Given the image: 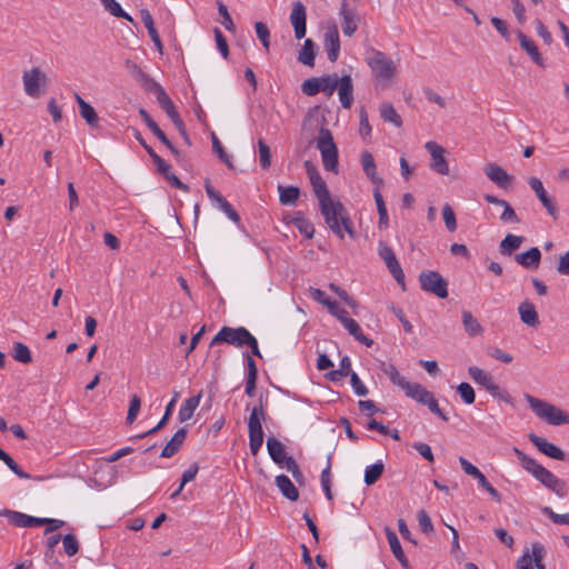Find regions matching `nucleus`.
<instances>
[{"label":"nucleus","instance_id":"393cba45","mask_svg":"<svg viewBox=\"0 0 569 569\" xmlns=\"http://www.w3.org/2000/svg\"><path fill=\"white\" fill-rule=\"evenodd\" d=\"M386 537L395 558L400 562L402 568L409 569V561L402 550L401 543L396 532L390 528H387Z\"/></svg>","mask_w":569,"mask_h":569},{"label":"nucleus","instance_id":"6e6d98bb","mask_svg":"<svg viewBox=\"0 0 569 569\" xmlns=\"http://www.w3.org/2000/svg\"><path fill=\"white\" fill-rule=\"evenodd\" d=\"M213 32H214V40H216L218 50L221 53V56L224 59H227L229 57V47H228L227 39L219 28L216 27Z\"/></svg>","mask_w":569,"mask_h":569},{"label":"nucleus","instance_id":"c85d7f7f","mask_svg":"<svg viewBox=\"0 0 569 569\" xmlns=\"http://www.w3.org/2000/svg\"><path fill=\"white\" fill-rule=\"evenodd\" d=\"M267 449L272 461L282 467L287 457L284 446L274 437H269L267 439Z\"/></svg>","mask_w":569,"mask_h":569},{"label":"nucleus","instance_id":"f257e3e1","mask_svg":"<svg viewBox=\"0 0 569 569\" xmlns=\"http://www.w3.org/2000/svg\"><path fill=\"white\" fill-rule=\"evenodd\" d=\"M305 166L312 190L319 201L321 214L329 229L340 239H343L345 232H347L351 239H355L357 232L353 229V223L346 207L340 201L331 199L327 183L320 176L318 169L309 161H307Z\"/></svg>","mask_w":569,"mask_h":569},{"label":"nucleus","instance_id":"a19ab883","mask_svg":"<svg viewBox=\"0 0 569 569\" xmlns=\"http://www.w3.org/2000/svg\"><path fill=\"white\" fill-rule=\"evenodd\" d=\"M385 470V465L382 461H377L373 465H370L365 470L363 481L367 486H372L378 481V479L382 476Z\"/></svg>","mask_w":569,"mask_h":569},{"label":"nucleus","instance_id":"052dcab7","mask_svg":"<svg viewBox=\"0 0 569 569\" xmlns=\"http://www.w3.org/2000/svg\"><path fill=\"white\" fill-rule=\"evenodd\" d=\"M328 310L329 312L335 316L342 325L346 322V320L349 317L348 311L340 307V305L337 301H332L331 303H328Z\"/></svg>","mask_w":569,"mask_h":569},{"label":"nucleus","instance_id":"5701e85b","mask_svg":"<svg viewBox=\"0 0 569 569\" xmlns=\"http://www.w3.org/2000/svg\"><path fill=\"white\" fill-rule=\"evenodd\" d=\"M515 260L521 267L535 270L539 267L541 261V252L537 247L530 248L528 251L517 253Z\"/></svg>","mask_w":569,"mask_h":569},{"label":"nucleus","instance_id":"ea45409f","mask_svg":"<svg viewBox=\"0 0 569 569\" xmlns=\"http://www.w3.org/2000/svg\"><path fill=\"white\" fill-rule=\"evenodd\" d=\"M11 356L16 361L24 365L30 363L32 361V356L29 347L19 341L13 342Z\"/></svg>","mask_w":569,"mask_h":569},{"label":"nucleus","instance_id":"7c9ffc66","mask_svg":"<svg viewBox=\"0 0 569 569\" xmlns=\"http://www.w3.org/2000/svg\"><path fill=\"white\" fill-rule=\"evenodd\" d=\"M276 485L281 493L289 500L296 501L299 498V491L292 481L286 475H279L276 477Z\"/></svg>","mask_w":569,"mask_h":569},{"label":"nucleus","instance_id":"b1692460","mask_svg":"<svg viewBox=\"0 0 569 569\" xmlns=\"http://www.w3.org/2000/svg\"><path fill=\"white\" fill-rule=\"evenodd\" d=\"M186 437H187V429L186 428L178 429L174 432V435L172 436V438L163 447V449L160 453V457L170 458V457L174 456L182 447V445L186 440Z\"/></svg>","mask_w":569,"mask_h":569},{"label":"nucleus","instance_id":"6e6552de","mask_svg":"<svg viewBox=\"0 0 569 569\" xmlns=\"http://www.w3.org/2000/svg\"><path fill=\"white\" fill-rule=\"evenodd\" d=\"M420 287L423 291L445 299L448 297V281L437 271H422L419 274Z\"/></svg>","mask_w":569,"mask_h":569},{"label":"nucleus","instance_id":"423d86ee","mask_svg":"<svg viewBox=\"0 0 569 569\" xmlns=\"http://www.w3.org/2000/svg\"><path fill=\"white\" fill-rule=\"evenodd\" d=\"M338 87V74L332 73L322 77H312L306 79L301 84V91L306 96H316L319 92H323L326 96L330 97L333 94Z\"/></svg>","mask_w":569,"mask_h":569},{"label":"nucleus","instance_id":"c03bdc74","mask_svg":"<svg viewBox=\"0 0 569 569\" xmlns=\"http://www.w3.org/2000/svg\"><path fill=\"white\" fill-rule=\"evenodd\" d=\"M174 403H176V399H171L170 402L167 405L166 407V411H164V415L163 417L161 418V420L158 422L157 426H154L153 428H151L150 430L139 435L137 438L141 439V438H144L147 436H150V435H153L156 433L158 430H160L161 428L164 427V425L168 422L171 413H172V410L174 408Z\"/></svg>","mask_w":569,"mask_h":569},{"label":"nucleus","instance_id":"ddd939ff","mask_svg":"<svg viewBox=\"0 0 569 569\" xmlns=\"http://www.w3.org/2000/svg\"><path fill=\"white\" fill-rule=\"evenodd\" d=\"M290 22L295 30V37L298 40L305 38L307 32V11L302 2L297 1L292 4Z\"/></svg>","mask_w":569,"mask_h":569},{"label":"nucleus","instance_id":"9d476101","mask_svg":"<svg viewBox=\"0 0 569 569\" xmlns=\"http://www.w3.org/2000/svg\"><path fill=\"white\" fill-rule=\"evenodd\" d=\"M378 254L385 261L389 272L397 281V283L400 284L402 289H405V273L393 252V249L390 246H388L385 241H379Z\"/></svg>","mask_w":569,"mask_h":569},{"label":"nucleus","instance_id":"e433bc0d","mask_svg":"<svg viewBox=\"0 0 569 569\" xmlns=\"http://www.w3.org/2000/svg\"><path fill=\"white\" fill-rule=\"evenodd\" d=\"M127 67L130 74L140 83V86L147 91L151 84L156 81L147 74L138 64L127 61Z\"/></svg>","mask_w":569,"mask_h":569},{"label":"nucleus","instance_id":"4d7b16f0","mask_svg":"<svg viewBox=\"0 0 569 569\" xmlns=\"http://www.w3.org/2000/svg\"><path fill=\"white\" fill-rule=\"evenodd\" d=\"M149 156L157 166V170L166 178L170 173V164H168L154 150H149Z\"/></svg>","mask_w":569,"mask_h":569},{"label":"nucleus","instance_id":"58836bf2","mask_svg":"<svg viewBox=\"0 0 569 569\" xmlns=\"http://www.w3.org/2000/svg\"><path fill=\"white\" fill-rule=\"evenodd\" d=\"M315 58V43L311 39H307L299 51L298 60L305 66L313 67Z\"/></svg>","mask_w":569,"mask_h":569},{"label":"nucleus","instance_id":"09e8293b","mask_svg":"<svg viewBox=\"0 0 569 569\" xmlns=\"http://www.w3.org/2000/svg\"><path fill=\"white\" fill-rule=\"evenodd\" d=\"M351 361L349 357H343L340 361V368L329 373L331 380H338L341 377L351 376Z\"/></svg>","mask_w":569,"mask_h":569},{"label":"nucleus","instance_id":"c756f323","mask_svg":"<svg viewBox=\"0 0 569 569\" xmlns=\"http://www.w3.org/2000/svg\"><path fill=\"white\" fill-rule=\"evenodd\" d=\"M202 397V391H200L197 396H192L184 400L179 409V421L184 422L192 418L196 409L198 408L200 400Z\"/></svg>","mask_w":569,"mask_h":569},{"label":"nucleus","instance_id":"e2e57ef3","mask_svg":"<svg viewBox=\"0 0 569 569\" xmlns=\"http://www.w3.org/2000/svg\"><path fill=\"white\" fill-rule=\"evenodd\" d=\"M2 461L8 466V468L14 473L17 475L19 478L21 479H30L31 476L27 472H24L20 467L19 465L11 458V456H9L8 453L6 455L4 459H2Z\"/></svg>","mask_w":569,"mask_h":569},{"label":"nucleus","instance_id":"a18cd8bd","mask_svg":"<svg viewBox=\"0 0 569 569\" xmlns=\"http://www.w3.org/2000/svg\"><path fill=\"white\" fill-rule=\"evenodd\" d=\"M259 162L262 169H269L271 166V151L263 139L258 140Z\"/></svg>","mask_w":569,"mask_h":569},{"label":"nucleus","instance_id":"13d9d810","mask_svg":"<svg viewBox=\"0 0 569 569\" xmlns=\"http://www.w3.org/2000/svg\"><path fill=\"white\" fill-rule=\"evenodd\" d=\"M419 527L423 533H430L433 531L431 519L426 510L421 509L417 513Z\"/></svg>","mask_w":569,"mask_h":569},{"label":"nucleus","instance_id":"680f3d73","mask_svg":"<svg viewBox=\"0 0 569 569\" xmlns=\"http://www.w3.org/2000/svg\"><path fill=\"white\" fill-rule=\"evenodd\" d=\"M543 513L556 525H569V513H556L551 508H543Z\"/></svg>","mask_w":569,"mask_h":569},{"label":"nucleus","instance_id":"8fccbe9b","mask_svg":"<svg viewBox=\"0 0 569 569\" xmlns=\"http://www.w3.org/2000/svg\"><path fill=\"white\" fill-rule=\"evenodd\" d=\"M147 91L153 92L156 94L157 101L161 108H164V107L169 106L170 103H172V100L170 99V97L167 94L164 89L158 82H154L153 84H151V87Z\"/></svg>","mask_w":569,"mask_h":569},{"label":"nucleus","instance_id":"f704fd0d","mask_svg":"<svg viewBox=\"0 0 569 569\" xmlns=\"http://www.w3.org/2000/svg\"><path fill=\"white\" fill-rule=\"evenodd\" d=\"M343 327L360 343L365 345L366 347L372 346L373 340L362 333V330H361L359 323L356 320H353L352 318H348L346 320V322L343 323Z\"/></svg>","mask_w":569,"mask_h":569},{"label":"nucleus","instance_id":"4be33fe9","mask_svg":"<svg viewBox=\"0 0 569 569\" xmlns=\"http://www.w3.org/2000/svg\"><path fill=\"white\" fill-rule=\"evenodd\" d=\"M336 90H338L341 106L346 109L350 108L353 101V84L351 77L349 74L342 76L341 78L338 77V87Z\"/></svg>","mask_w":569,"mask_h":569},{"label":"nucleus","instance_id":"3c124183","mask_svg":"<svg viewBox=\"0 0 569 569\" xmlns=\"http://www.w3.org/2000/svg\"><path fill=\"white\" fill-rule=\"evenodd\" d=\"M254 29L258 39L261 41L262 47L268 52L270 48V31L266 23L263 22H256Z\"/></svg>","mask_w":569,"mask_h":569},{"label":"nucleus","instance_id":"5fc2aeb1","mask_svg":"<svg viewBox=\"0 0 569 569\" xmlns=\"http://www.w3.org/2000/svg\"><path fill=\"white\" fill-rule=\"evenodd\" d=\"M63 549L67 556L72 557L79 551V543L74 535H66L62 538Z\"/></svg>","mask_w":569,"mask_h":569},{"label":"nucleus","instance_id":"f03ea898","mask_svg":"<svg viewBox=\"0 0 569 569\" xmlns=\"http://www.w3.org/2000/svg\"><path fill=\"white\" fill-rule=\"evenodd\" d=\"M525 399L536 416L547 421L549 425L560 426L569 423V415L556 406L538 399L529 393L525 395Z\"/></svg>","mask_w":569,"mask_h":569},{"label":"nucleus","instance_id":"37998d69","mask_svg":"<svg viewBox=\"0 0 569 569\" xmlns=\"http://www.w3.org/2000/svg\"><path fill=\"white\" fill-rule=\"evenodd\" d=\"M106 11L116 18H122L132 22L133 19L129 16L116 0H100Z\"/></svg>","mask_w":569,"mask_h":569},{"label":"nucleus","instance_id":"4c0bfd02","mask_svg":"<svg viewBox=\"0 0 569 569\" xmlns=\"http://www.w3.org/2000/svg\"><path fill=\"white\" fill-rule=\"evenodd\" d=\"M523 241V237L516 234H507L505 239L500 242L499 250L501 254L510 256L515 250H517Z\"/></svg>","mask_w":569,"mask_h":569},{"label":"nucleus","instance_id":"0e129e2a","mask_svg":"<svg viewBox=\"0 0 569 569\" xmlns=\"http://www.w3.org/2000/svg\"><path fill=\"white\" fill-rule=\"evenodd\" d=\"M2 461L8 466V468L14 473L17 475L19 478L21 479H30L31 476L27 472H24L20 467L19 465L11 458V456H9L8 453L6 455L4 459H2Z\"/></svg>","mask_w":569,"mask_h":569},{"label":"nucleus","instance_id":"cd10ccee","mask_svg":"<svg viewBox=\"0 0 569 569\" xmlns=\"http://www.w3.org/2000/svg\"><path fill=\"white\" fill-rule=\"evenodd\" d=\"M518 311L521 321L527 326L537 327L539 325L538 312L536 311L533 303L530 301L526 300L521 302L518 307Z\"/></svg>","mask_w":569,"mask_h":569},{"label":"nucleus","instance_id":"338daca9","mask_svg":"<svg viewBox=\"0 0 569 569\" xmlns=\"http://www.w3.org/2000/svg\"><path fill=\"white\" fill-rule=\"evenodd\" d=\"M423 406H427L429 410L436 416H438L441 420L446 422L449 421V417L441 410L433 393L429 397V399Z\"/></svg>","mask_w":569,"mask_h":569},{"label":"nucleus","instance_id":"bb28decb","mask_svg":"<svg viewBox=\"0 0 569 569\" xmlns=\"http://www.w3.org/2000/svg\"><path fill=\"white\" fill-rule=\"evenodd\" d=\"M407 397L416 400L417 402L425 405L429 397L432 395L431 391L427 390L418 382L407 381L402 388Z\"/></svg>","mask_w":569,"mask_h":569},{"label":"nucleus","instance_id":"de8ad7c7","mask_svg":"<svg viewBox=\"0 0 569 569\" xmlns=\"http://www.w3.org/2000/svg\"><path fill=\"white\" fill-rule=\"evenodd\" d=\"M212 150L219 159L226 163V166L230 169H233V163L231 161V157L224 151L220 140L217 138L214 133H212Z\"/></svg>","mask_w":569,"mask_h":569},{"label":"nucleus","instance_id":"69168bd1","mask_svg":"<svg viewBox=\"0 0 569 569\" xmlns=\"http://www.w3.org/2000/svg\"><path fill=\"white\" fill-rule=\"evenodd\" d=\"M350 383L356 395L365 397L369 393L368 388L363 385L356 372H351Z\"/></svg>","mask_w":569,"mask_h":569},{"label":"nucleus","instance_id":"aec40b11","mask_svg":"<svg viewBox=\"0 0 569 569\" xmlns=\"http://www.w3.org/2000/svg\"><path fill=\"white\" fill-rule=\"evenodd\" d=\"M468 373L477 385L482 386L489 393L498 390V385L493 381L491 373L475 366L468 368Z\"/></svg>","mask_w":569,"mask_h":569},{"label":"nucleus","instance_id":"72a5a7b5","mask_svg":"<svg viewBox=\"0 0 569 569\" xmlns=\"http://www.w3.org/2000/svg\"><path fill=\"white\" fill-rule=\"evenodd\" d=\"M461 318L465 331L470 337L480 336L483 332V328L470 311L463 310L461 313Z\"/></svg>","mask_w":569,"mask_h":569},{"label":"nucleus","instance_id":"7ed1b4c3","mask_svg":"<svg viewBox=\"0 0 569 569\" xmlns=\"http://www.w3.org/2000/svg\"><path fill=\"white\" fill-rule=\"evenodd\" d=\"M266 420V412L262 403V396L259 402L252 408L248 420L249 447L253 456H256L263 443L262 421Z\"/></svg>","mask_w":569,"mask_h":569},{"label":"nucleus","instance_id":"412c9836","mask_svg":"<svg viewBox=\"0 0 569 569\" xmlns=\"http://www.w3.org/2000/svg\"><path fill=\"white\" fill-rule=\"evenodd\" d=\"M517 38L519 40L521 49H523L527 54L531 58V60L539 67H545V59L542 58L541 53L539 52V49L535 41L527 37L522 31H517Z\"/></svg>","mask_w":569,"mask_h":569},{"label":"nucleus","instance_id":"f3484780","mask_svg":"<svg viewBox=\"0 0 569 569\" xmlns=\"http://www.w3.org/2000/svg\"><path fill=\"white\" fill-rule=\"evenodd\" d=\"M2 515L7 516L12 525L20 528H32L44 525V520L42 518L29 516L19 511L4 509L3 511H0V516Z\"/></svg>","mask_w":569,"mask_h":569},{"label":"nucleus","instance_id":"6ab92c4d","mask_svg":"<svg viewBox=\"0 0 569 569\" xmlns=\"http://www.w3.org/2000/svg\"><path fill=\"white\" fill-rule=\"evenodd\" d=\"M340 16L342 17L343 34L352 37L358 29V18L356 11L348 7L347 0H342L341 2Z\"/></svg>","mask_w":569,"mask_h":569},{"label":"nucleus","instance_id":"2f4dec72","mask_svg":"<svg viewBox=\"0 0 569 569\" xmlns=\"http://www.w3.org/2000/svg\"><path fill=\"white\" fill-rule=\"evenodd\" d=\"M279 201L283 206H295L300 196V189L293 186H278Z\"/></svg>","mask_w":569,"mask_h":569},{"label":"nucleus","instance_id":"20e7f679","mask_svg":"<svg viewBox=\"0 0 569 569\" xmlns=\"http://www.w3.org/2000/svg\"><path fill=\"white\" fill-rule=\"evenodd\" d=\"M317 148L322 158L323 168L327 171L337 172L338 170V149L329 129L321 128L317 139Z\"/></svg>","mask_w":569,"mask_h":569},{"label":"nucleus","instance_id":"1a4fd4ad","mask_svg":"<svg viewBox=\"0 0 569 569\" xmlns=\"http://www.w3.org/2000/svg\"><path fill=\"white\" fill-rule=\"evenodd\" d=\"M250 331L244 327H222L219 332L213 337L210 342V346L219 345V343H228L230 346H234L241 348L246 343V339Z\"/></svg>","mask_w":569,"mask_h":569},{"label":"nucleus","instance_id":"39448f33","mask_svg":"<svg viewBox=\"0 0 569 569\" xmlns=\"http://www.w3.org/2000/svg\"><path fill=\"white\" fill-rule=\"evenodd\" d=\"M513 451L520 460L522 468L531 473L546 488L549 489L552 485H557L556 481L558 477L555 476L550 470L546 469L542 465L538 463L533 458L527 456L518 448H515Z\"/></svg>","mask_w":569,"mask_h":569},{"label":"nucleus","instance_id":"473e14b6","mask_svg":"<svg viewBox=\"0 0 569 569\" xmlns=\"http://www.w3.org/2000/svg\"><path fill=\"white\" fill-rule=\"evenodd\" d=\"M290 222L299 230L301 234L310 239L315 234L313 224L303 216L301 211L295 213Z\"/></svg>","mask_w":569,"mask_h":569},{"label":"nucleus","instance_id":"603ef678","mask_svg":"<svg viewBox=\"0 0 569 569\" xmlns=\"http://www.w3.org/2000/svg\"><path fill=\"white\" fill-rule=\"evenodd\" d=\"M442 218H443L446 228L451 232L456 231V229H457L456 213L449 203H446L442 207Z\"/></svg>","mask_w":569,"mask_h":569},{"label":"nucleus","instance_id":"49530a36","mask_svg":"<svg viewBox=\"0 0 569 569\" xmlns=\"http://www.w3.org/2000/svg\"><path fill=\"white\" fill-rule=\"evenodd\" d=\"M80 114L90 127L98 126L99 117L94 108L88 102L81 103Z\"/></svg>","mask_w":569,"mask_h":569},{"label":"nucleus","instance_id":"79ce46f5","mask_svg":"<svg viewBox=\"0 0 569 569\" xmlns=\"http://www.w3.org/2000/svg\"><path fill=\"white\" fill-rule=\"evenodd\" d=\"M381 370L395 386L401 389L408 381L392 363H383Z\"/></svg>","mask_w":569,"mask_h":569},{"label":"nucleus","instance_id":"4468645a","mask_svg":"<svg viewBox=\"0 0 569 569\" xmlns=\"http://www.w3.org/2000/svg\"><path fill=\"white\" fill-rule=\"evenodd\" d=\"M528 438L530 442L543 455L561 461L567 459V455L559 447L549 442L547 439L537 436L536 433H530Z\"/></svg>","mask_w":569,"mask_h":569},{"label":"nucleus","instance_id":"bf43d9fd","mask_svg":"<svg viewBox=\"0 0 569 569\" xmlns=\"http://www.w3.org/2000/svg\"><path fill=\"white\" fill-rule=\"evenodd\" d=\"M141 400L137 395H133L130 399L129 410L127 415V422L132 423L140 411Z\"/></svg>","mask_w":569,"mask_h":569},{"label":"nucleus","instance_id":"c9c22d12","mask_svg":"<svg viewBox=\"0 0 569 569\" xmlns=\"http://www.w3.org/2000/svg\"><path fill=\"white\" fill-rule=\"evenodd\" d=\"M380 117L386 122L392 123L395 127L402 126V119L390 102H382L379 108Z\"/></svg>","mask_w":569,"mask_h":569},{"label":"nucleus","instance_id":"a211bd4d","mask_svg":"<svg viewBox=\"0 0 569 569\" xmlns=\"http://www.w3.org/2000/svg\"><path fill=\"white\" fill-rule=\"evenodd\" d=\"M323 46L327 51L328 60L336 62L340 53V39L336 26L329 28L323 38Z\"/></svg>","mask_w":569,"mask_h":569},{"label":"nucleus","instance_id":"774afa93","mask_svg":"<svg viewBox=\"0 0 569 569\" xmlns=\"http://www.w3.org/2000/svg\"><path fill=\"white\" fill-rule=\"evenodd\" d=\"M501 207H503V211L500 216V219L503 222L518 223L520 221L516 211L508 201H506V203H503Z\"/></svg>","mask_w":569,"mask_h":569},{"label":"nucleus","instance_id":"864d4df0","mask_svg":"<svg viewBox=\"0 0 569 569\" xmlns=\"http://www.w3.org/2000/svg\"><path fill=\"white\" fill-rule=\"evenodd\" d=\"M457 392L466 405H472L476 400L475 390L468 382H461L457 387Z\"/></svg>","mask_w":569,"mask_h":569},{"label":"nucleus","instance_id":"a878e982","mask_svg":"<svg viewBox=\"0 0 569 569\" xmlns=\"http://www.w3.org/2000/svg\"><path fill=\"white\" fill-rule=\"evenodd\" d=\"M361 166L365 174L372 183L382 186L383 180L378 176L373 156L369 151H363L361 153Z\"/></svg>","mask_w":569,"mask_h":569},{"label":"nucleus","instance_id":"0eeeda50","mask_svg":"<svg viewBox=\"0 0 569 569\" xmlns=\"http://www.w3.org/2000/svg\"><path fill=\"white\" fill-rule=\"evenodd\" d=\"M367 62L375 78L379 81H389L396 72V64L392 59L381 51L373 50L371 56L367 58Z\"/></svg>","mask_w":569,"mask_h":569},{"label":"nucleus","instance_id":"2eb2a0df","mask_svg":"<svg viewBox=\"0 0 569 569\" xmlns=\"http://www.w3.org/2000/svg\"><path fill=\"white\" fill-rule=\"evenodd\" d=\"M530 188L535 191L537 198L540 200L542 206L546 208L548 213L555 219H558V209L556 203L551 200V198L547 194V191L543 188V184L540 179L536 177H531L528 180Z\"/></svg>","mask_w":569,"mask_h":569},{"label":"nucleus","instance_id":"dca6fc26","mask_svg":"<svg viewBox=\"0 0 569 569\" xmlns=\"http://www.w3.org/2000/svg\"><path fill=\"white\" fill-rule=\"evenodd\" d=\"M483 172L490 181L502 189H507L513 180L512 176L493 162L487 163L483 168Z\"/></svg>","mask_w":569,"mask_h":569},{"label":"nucleus","instance_id":"9b49d317","mask_svg":"<svg viewBox=\"0 0 569 569\" xmlns=\"http://www.w3.org/2000/svg\"><path fill=\"white\" fill-rule=\"evenodd\" d=\"M22 81L24 92L29 97L38 98L40 96V87L46 84L47 77L38 67H34L23 73Z\"/></svg>","mask_w":569,"mask_h":569},{"label":"nucleus","instance_id":"f8f14e48","mask_svg":"<svg viewBox=\"0 0 569 569\" xmlns=\"http://www.w3.org/2000/svg\"><path fill=\"white\" fill-rule=\"evenodd\" d=\"M425 148L429 151L431 156L430 168L439 173V174H448L449 166L445 158V149L440 144L435 141H428L425 144Z\"/></svg>","mask_w":569,"mask_h":569}]
</instances>
